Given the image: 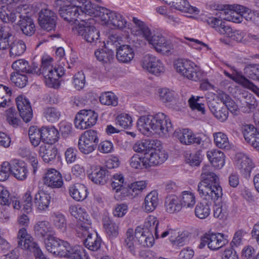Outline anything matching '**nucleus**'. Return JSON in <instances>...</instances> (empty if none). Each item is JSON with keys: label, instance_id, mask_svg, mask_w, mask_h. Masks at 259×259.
Instances as JSON below:
<instances>
[{"label": "nucleus", "instance_id": "obj_1", "mask_svg": "<svg viewBox=\"0 0 259 259\" xmlns=\"http://www.w3.org/2000/svg\"><path fill=\"white\" fill-rule=\"evenodd\" d=\"M225 6H217L216 9L221 11L220 18L234 23H241L245 19L247 21L251 22L255 24L259 25V13L252 11L248 8L243 6L237 5L234 11L226 12Z\"/></svg>", "mask_w": 259, "mask_h": 259}, {"label": "nucleus", "instance_id": "obj_2", "mask_svg": "<svg viewBox=\"0 0 259 259\" xmlns=\"http://www.w3.org/2000/svg\"><path fill=\"white\" fill-rule=\"evenodd\" d=\"M177 72L193 81H200L203 78V73L195 64L189 60L178 59L174 63Z\"/></svg>", "mask_w": 259, "mask_h": 259}, {"label": "nucleus", "instance_id": "obj_3", "mask_svg": "<svg viewBox=\"0 0 259 259\" xmlns=\"http://www.w3.org/2000/svg\"><path fill=\"white\" fill-rule=\"evenodd\" d=\"M99 141L97 131L88 130L82 134L78 139V149L83 154H89L96 150Z\"/></svg>", "mask_w": 259, "mask_h": 259}, {"label": "nucleus", "instance_id": "obj_4", "mask_svg": "<svg viewBox=\"0 0 259 259\" xmlns=\"http://www.w3.org/2000/svg\"><path fill=\"white\" fill-rule=\"evenodd\" d=\"M229 241L222 233H205L200 238V242L198 245L200 249L203 248L206 245L212 250H218L228 243Z\"/></svg>", "mask_w": 259, "mask_h": 259}, {"label": "nucleus", "instance_id": "obj_5", "mask_svg": "<svg viewBox=\"0 0 259 259\" xmlns=\"http://www.w3.org/2000/svg\"><path fill=\"white\" fill-rule=\"evenodd\" d=\"M72 29L88 42H96L99 39V31L88 21H83Z\"/></svg>", "mask_w": 259, "mask_h": 259}, {"label": "nucleus", "instance_id": "obj_6", "mask_svg": "<svg viewBox=\"0 0 259 259\" xmlns=\"http://www.w3.org/2000/svg\"><path fill=\"white\" fill-rule=\"evenodd\" d=\"M97 113L92 110H81L76 114L74 119L76 128L85 130L94 125L98 120Z\"/></svg>", "mask_w": 259, "mask_h": 259}, {"label": "nucleus", "instance_id": "obj_7", "mask_svg": "<svg viewBox=\"0 0 259 259\" xmlns=\"http://www.w3.org/2000/svg\"><path fill=\"white\" fill-rule=\"evenodd\" d=\"M152 132L162 137L172 131V126L169 119L163 113L153 115Z\"/></svg>", "mask_w": 259, "mask_h": 259}, {"label": "nucleus", "instance_id": "obj_8", "mask_svg": "<svg viewBox=\"0 0 259 259\" xmlns=\"http://www.w3.org/2000/svg\"><path fill=\"white\" fill-rule=\"evenodd\" d=\"M160 145V144H157L156 146H155V148L150 149L149 152L144 154L145 168L161 164L167 159L168 155L164 150L156 149Z\"/></svg>", "mask_w": 259, "mask_h": 259}, {"label": "nucleus", "instance_id": "obj_9", "mask_svg": "<svg viewBox=\"0 0 259 259\" xmlns=\"http://www.w3.org/2000/svg\"><path fill=\"white\" fill-rule=\"evenodd\" d=\"M197 190L200 196L205 200H211L214 203L222 200V189L219 183L206 186H197Z\"/></svg>", "mask_w": 259, "mask_h": 259}, {"label": "nucleus", "instance_id": "obj_10", "mask_svg": "<svg viewBox=\"0 0 259 259\" xmlns=\"http://www.w3.org/2000/svg\"><path fill=\"white\" fill-rule=\"evenodd\" d=\"M69 211L72 216L78 220L79 230L91 229V220L84 208L79 205H71L69 206Z\"/></svg>", "mask_w": 259, "mask_h": 259}, {"label": "nucleus", "instance_id": "obj_11", "mask_svg": "<svg viewBox=\"0 0 259 259\" xmlns=\"http://www.w3.org/2000/svg\"><path fill=\"white\" fill-rule=\"evenodd\" d=\"M142 67L149 72L156 75L164 71V67L161 61L151 55H145L142 60Z\"/></svg>", "mask_w": 259, "mask_h": 259}, {"label": "nucleus", "instance_id": "obj_12", "mask_svg": "<svg viewBox=\"0 0 259 259\" xmlns=\"http://www.w3.org/2000/svg\"><path fill=\"white\" fill-rule=\"evenodd\" d=\"M57 16L52 10L42 9L39 13L38 23L39 26L47 31L54 30L56 26Z\"/></svg>", "mask_w": 259, "mask_h": 259}, {"label": "nucleus", "instance_id": "obj_13", "mask_svg": "<svg viewBox=\"0 0 259 259\" xmlns=\"http://www.w3.org/2000/svg\"><path fill=\"white\" fill-rule=\"evenodd\" d=\"M236 165L240 173L245 179L250 177V173L254 165L252 159L246 154L238 153L236 155Z\"/></svg>", "mask_w": 259, "mask_h": 259}, {"label": "nucleus", "instance_id": "obj_14", "mask_svg": "<svg viewBox=\"0 0 259 259\" xmlns=\"http://www.w3.org/2000/svg\"><path fill=\"white\" fill-rule=\"evenodd\" d=\"M148 42L160 53L169 52L171 49L170 43L160 32L154 31Z\"/></svg>", "mask_w": 259, "mask_h": 259}, {"label": "nucleus", "instance_id": "obj_15", "mask_svg": "<svg viewBox=\"0 0 259 259\" xmlns=\"http://www.w3.org/2000/svg\"><path fill=\"white\" fill-rule=\"evenodd\" d=\"M90 229H88L86 230L85 228H82L77 231L78 236H79V233H81L83 237H87L83 240V244L85 246L92 251H97L100 248L102 240L98 236L97 233H91L90 231Z\"/></svg>", "mask_w": 259, "mask_h": 259}, {"label": "nucleus", "instance_id": "obj_16", "mask_svg": "<svg viewBox=\"0 0 259 259\" xmlns=\"http://www.w3.org/2000/svg\"><path fill=\"white\" fill-rule=\"evenodd\" d=\"M17 242L18 247L31 252L38 247V244L33 241V238L27 233L25 228H22L19 230Z\"/></svg>", "mask_w": 259, "mask_h": 259}, {"label": "nucleus", "instance_id": "obj_17", "mask_svg": "<svg viewBox=\"0 0 259 259\" xmlns=\"http://www.w3.org/2000/svg\"><path fill=\"white\" fill-rule=\"evenodd\" d=\"M16 103L20 116L25 122L31 120L33 116L32 110L28 99L20 95L16 99Z\"/></svg>", "mask_w": 259, "mask_h": 259}, {"label": "nucleus", "instance_id": "obj_18", "mask_svg": "<svg viewBox=\"0 0 259 259\" xmlns=\"http://www.w3.org/2000/svg\"><path fill=\"white\" fill-rule=\"evenodd\" d=\"M174 136L184 145H200L202 142V139L199 136H196L191 130L187 128L176 131Z\"/></svg>", "mask_w": 259, "mask_h": 259}, {"label": "nucleus", "instance_id": "obj_19", "mask_svg": "<svg viewBox=\"0 0 259 259\" xmlns=\"http://www.w3.org/2000/svg\"><path fill=\"white\" fill-rule=\"evenodd\" d=\"M44 184L52 188H61L63 184L61 174L54 168L47 170L43 177Z\"/></svg>", "mask_w": 259, "mask_h": 259}, {"label": "nucleus", "instance_id": "obj_20", "mask_svg": "<svg viewBox=\"0 0 259 259\" xmlns=\"http://www.w3.org/2000/svg\"><path fill=\"white\" fill-rule=\"evenodd\" d=\"M243 134L245 140L259 151V133L252 125L246 124L243 128Z\"/></svg>", "mask_w": 259, "mask_h": 259}, {"label": "nucleus", "instance_id": "obj_21", "mask_svg": "<svg viewBox=\"0 0 259 259\" xmlns=\"http://www.w3.org/2000/svg\"><path fill=\"white\" fill-rule=\"evenodd\" d=\"M165 3L171 8L182 13L197 14L199 12L197 8L191 6L187 0H166Z\"/></svg>", "mask_w": 259, "mask_h": 259}, {"label": "nucleus", "instance_id": "obj_22", "mask_svg": "<svg viewBox=\"0 0 259 259\" xmlns=\"http://www.w3.org/2000/svg\"><path fill=\"white\" fill-rule=\"evenodd\" d=\"M110 174L105 167L99 166L89 175V178L95 184L103 185L109 179Z\"/></svg>", "mask_w": 259, "mask_h": 259}, {"label": "nucleus", "instance_id": "obj_23", "mask_svg": "<svg viewBox=\"0 0 259 259\" xmlns=\"http://www.w3.org/2000/svg\"><path fill=\"white\" fill-rule=\"evenodd\" d=\"M61 17L68 22L75 23L79 18L81 21H84L81 18V14L79 13L78 6L73 5L66 9L61 10L59 13Z\"/></svg>", "mask_w": 259, "mask_h": 259}, {"label": "nucleus", "instance_id": "obj_24", "mask_svg": "<svg viewBox=\"0 0 259 259\" xmlns=\"http://www.w3.org/2000/svg\"><path fill=\"white\" fill-rule=\"evenodd\" d=\"M201 181L197 186L204 185V186L213 185L219 183V177L210 169V166L205 165L202 168L201 175Z\"/></svg>", "mask_w": 259, "mask_h": 259}, {"label": "nucleus", "instance_id": "obj_25", "mask_svg": "<svg viewBox=\"0 0 259 259\" xmlns=\"http://www.w3.org/2000/svg\"><path fill=\"white\" fill-rule=\"evenodd\" d=\"M57 153V149L53 145L42 144L39 147V155L46 163L53 161Z\"/></svg>", "mask_w": 259, "mask_h": 259}, {"label": "nucleus", "instance_id": "obj_26", "mask_svg": "<svg viewBox=\"0 0 259 259\" xmlns=\"http://www.w3.org/2000/svg\"><path fill=\"white\" fill-rule=\"evenodd\" d=\"M208 107L214 116L221 122L227 120L229 112L226 107H221L219 103L212 101L208 103Z\"/></svg>", "mask_w": 259, "mask_h": 259}, {"label": "nucleus", "instance_id": "obj_27", "mask_svg": "<svg viewBox=\"0 0 259 259\" xmlns=\"http://www.w3.org/2000/svg\"><path fill=\"white\" fill-rule=\"evenodd\" d=\"M28 170L26 164L18 160L12 161V174L19 180H24L27 176Z\"/></svg>", "mask_w": 259, "mask_h": 259}, {"label": "nucleus", "instance_id": "obj_28", "mask_svg": "<svg viewBox=\"0 0 259 259\" xmlns=\"http://www.w3.org/2000/svg\"><path fill=\"white\" fill-rule=\"evenodd\" d=\"M207 157L212 165L218 169H220L225 164V155L222 151L213 149L208 151Z\"/></svg>", "mask_w": 259, "mask_h": 259}, {"label": "nucleus", "instance_id": "obj_29", "mask_svg": "<svg viewBox=\"0 0 259 259\" xmlns=\"http://www.w3.org/2000/svg\"><path fill=\"white\" fill-rule=\"evenodd\" d=\"M134 56V51L128 45L119 46L116 50V58L120 62L128 63L132 61Z\"/></svg>", "mask_w": 259, "mask_h": 259}, {"label": "nucleus", "instance_id": "obj_30", "mask_svg": "<svg viewBox=\"0 0 259 259\" xmlns=\"http://www.w3.org/2000/svg\"><path fill=\"white\" fill-rule=\"evenodd\" d=\"M35 235L43 239L48 238L49 236L53 235V230L49 222L47 221H39L34 226Z\"/></svg>", "mask_w": 259, "mask_h": 259}, {"label": "nucleus", "instance_id": "obj_31", "mask_svg": "<svg viewBox=\"0 0 259 259\" xmlns=\"http://www.w3.org/2000/svg\"><path fill=\"white\" fill-rule=\"evenodd\" d=\"M42 142L48 143L47 145H53L58 141L59 133L54 126L50 127H41Z\"/></svg>", "mask_w": 259, "mask_h": 259}, {"label": "nucleus", "instance_id": "obj_32", "mask_svg": "<svg viewBox=\"0 0 259 259\" xmlns=\"http://www.w3.org/2000/svg\"><path fill=\"white\" fill-rule=\"evenodd\" d=\"M153 115H148L141 116L137 121L138 130L145 135H148L152 133V124Z\"/></svg>", "mask_w": 259, "mask_h": 259}, {"label": "nucleus", "instance_id": "obj_33", "mask_svg": "<svg viewBox=\"0 0 259 259\" xmlns=\"http://www.w3.org/2000/svg\"><path fill=\"white\" fill-rule=\"evenodd\" d=\"M50 220L54 227L61 233L67 231V221L65 216L60 212H54L51 214Z\"/></svg>", "mask_w": 259, "mask_h": 259}, {"label": "nucleus", "instance_id": "obj_34", "mask_svg": "<svg viewBox=\"0 0 259 259\" xmlns=\"http://www.w3.org/2000/svg\"><path fill=\"white\" fill-rule=\"evenodd\" d=\"M103 224L108 237L110 239L116 238L119 233V226L109 217L103 218Z\"/></svg>", "mask_w": 259, "mask_h": 259}, {"label": "nucleus", "instance_id": "obj_35", "mask_svg": "<svg viewBox=\"0 0 259 259\" xmlns=\"http://www.w3.org/2000/svg\"><path fill=\"white\" fill-rule=\"evenodd\" d=\"M69 191L70 195L77 201H82L87 197V188L83 184L73 185L69 187Z\"/></svg>", "mask_w": 259, "mask_h": 259}, {"label": "nucleus", "instance_id": "obj_36", "mask_svg": "<svg viewBox=\"0 0 259 259\" xmlns=\"http://www.w3.org/2000/svg\"><path fill=\"white\" fill-rule=\"evenodd\" d=\"M51 196L43 191H39L35 194L34 204L40 211H45L49 206Z\"/></svg>", "mask_w": 259, "mask_h": 259}, {"label": "nucleus", "instance_id": "obj_37", "mask_svg": "<svg viewBox=\"0 0 259 259\" xmlns=\"http://www.w3.org/2000/svg\"><path fill=\"white\" fill-rule=\"evenodd\" d=\"M122 243L123 246L132 253L135 252L137 247V240L135 237V231L133 229L128 228L125 232L123 238Z\"/></svg>", "mask_w": 259, "mask_h": 259}, {"label": "nucleus", "instance_id": "obj_38", "mask_svg": "<svg viewBox=\"0 0 259 259\" xmlns=\"http://www.w3.org/2000/svg\"><path fill=\"white\" fill-rule=\"evenodd\" d=\"M95 55L97 59L102 63H110L114 58V51L105 47L95 51Z\"/></svg>", "mask_w": 259, "mask_h": 259}, {"label": "nucleus", "instance_id": "obj_39", "mask_svg": "<svg viewBox=\"0 0 259 259\" xmlns=\"http://www.w3.org/2000/svg\"><path fill=\"white\" fill-rule=\"evenodd\" d=\"M124 181V177L121 174H114L111 177V186L115 191V198L117 200L121 199L118 193L120 191L123 192L125 189L123 186Z\"/></svg>", "mask_w": 259, "mask_h": 259}, {"label": "nucleus", "instance_id": "obj_40", "mask_svg": "<svg viewBox=\"0 0 259 259\" xmlns=\"http://www.w3.org/2000/svg\"><path fill=\"white\" fill-rule=\"evenodd\" d=\"M157 144L160 145L159 141L147 139L137 142L133 145V148L137 152H142L155 148Z\"/></svg>", "mask_w": 259, "mask_h": 259}, {"label": "nucleus", "instance_id": "obj_41", "mask_svg": "<svg viewBox=\"0 0 259 259\" xmlns=\"http://www.w3.org/2000/svg\"><path fill=\"white\" fill-rule=\"evenodd\" d=\"M158 204V193L156 191H152L146 196L143 207L145 211L150 212L155 209Z\"/></svg>", "mask_w": 259, "mask_h": 259}, {"label": "nucleus", "instance_id": "obj_42", "mask_svg": "<svg viewBox=\"0 0 259 259\" xmlns=\"http://www.w3.org/2000/svg\"><path fill=\"white\" fill-rule=\"evenodd\" d=\"M18 26L23 33L27 36L32 35L35 31V26L34 21L31 17L28 15L21 20Z\"/></svg>", "mask_w": 259, "mask_h": 259}, {"label": "nucleus", "instance_id": "obj_43", "mask_svg": "<svg viewBox=\"0 0 259 259\" xmlns=\"http://www.w3.org/2000/svg\"><path fill=\"white\" fill-rule=\"evenodd\" d=\"M158 221L157 218L153 215H149L146 219L144 225V230L153 233L154 232L156 239L159 238V231L158 228Z\"/></svg>", "mask_w": 259, "mask_h": 259}, {"label": "nucleus", "instance_id": "obj_44", "mask_svg": "<svg viewBox=\"0 0 259 259\" xmlns=\"http://www.w3.org/2000/svg\"><path fill=\"white\" fill-rule=\"evenodd\" d=\"M165 206L166 211L170 213L179 211L182 207L180 199L174 195L166 198Z\"/></svg>", "mask_w": 259, "mask_h": 259}, {"label": "nucleus", "instance_id": "obj_45", "mask_svg": "<svg viewBox=\"0 0 259 259\" xmlns=\"http://www.w3.org/2000/svg\"><path fill=\"white\" fill-rule=\"evenodd\" d=\"M12 36L11 28L7 26L1 27L0 29V50L8 49L10 46V38Z\"/></svg>", "mask_w": 259, "mask_h": 259}, {"label": "nucleus", "instance_id": "obj_46", "mask_svg": "<svg viewBox=\"0 0 259 259\" xmlns=\"http://www.w3.org/2000/svg\"><path fill=\"white\" fill-rule=\"evenodd\" d=\"M62 240L54 237L53 235L49 236L44 240L45 246L47 250L56 256L60 245Z\"/></svg>", "mask_w": 259, "mask_h": 259}, {"label": "nucleus", "instance_id": "obj_47", "mask_svg": "<svg viewBox=\"0 0 259 259\" xmlns=\"http://www.w3.org/2000/svg\"><path fill=\"white\" fill-rule=\"evenodd\" d=\"M9 48L10 57L15 58L16 56L22 55L24 53L26 47L22 40L16 39L11 43Z\"/></svg>", "mask_w": 259, "mask_h": 259}, {"label": "nucleus", "instance_id": "obj_48", "mask_svg": "<svg viewBox=\"0 0 259 259\" xmlns=\"http://www.w3.org/2000/svg\"><path fill=\"white\" fill-rule=\"evenodd\" d=\"M213 210L214 217L220 220L227 218L228 214V205L227 203L223 200L215 202Z\"/></svg>", "mask_w": 259, "mask_h": 259}, {"label": "nucleus", "instance_id": "obj_49", "mask_svg": "<svg viewBox=\"0 0 259 259\" xmlns=\"http://www.w3.org/2000/svg\"><path fill=\"white\" fill-rule=\"evenodd\" d=\"M242 97L244 99L241 101V108L243 112L249 113L256 108V102L250 94H246L245 95L244 94Z\"/></svg>", "mask_w": 259, "mask_h": 259}, {"label": "nucleus", "instance_id": "obj_50", "mask_svg": "<svg viewBox=\"0 0 259 259\" xmlns=\"http://www.w3.org/2000/svg\"><path fill=\"white\" fill-rule=\"evenodd\" d=\"M54 70L52 73L46 74L47 81L46 84L50 87H53L54 83L58 78L62 76L65 73V70L62 66L58 65L53 68Z\"/></svg>", "mask_w": 259, "mask_h": 259}, {"label": "nucleus", "instance_id": "obj_51", "mask_svg": "<svg viewBox=\"0 0 259 259\" xmlns=\"http://www.w3.org/2000/svg\"><path fill=\"white\" fill-rule=\"evenodd\" d=\"M23 7V6L21 5L12 7L11 23L18 25L21 22V20H23L24 18L27 15L25 13V9Z\"/></svg>", "mask_w": 259, "mask_h": 259}, {"label": "nucleus", "instance_id": "obj_52", "mask_svg": "<svg viewBox=\"0 0 259 259\" xmlns=\"http://www.w3.org/2000/svg\"><path fill=\"white\" fill-rule=\"evenodd\" d=\"M214 142L215 145L219 148L230 149L231 145L229 141L227 136L222 132L213 134Z\"/></svg>", "mask_w": 259, "mask_h": 259}, {"label": "nucleus", "instance_id": "obj_53", "mask_svg": "<svg viewBox=\"0 0 259 259\" xmlns=\"http://www.w3.org/2000/svg\"><path fill=\"white\" fill-rule=\"evenodd\" d=\"M28 135L31 143L34 147L37 146L41 140L42 141L41 128L37 129L34 126L30 127L28 130Z\"/></svg>", "mask_w": 259, "mask_h": 259}, {"label": "nucleus", "instance_id": "obj_54", "mask_svg": "<svg viewBox=\"0 0 259 259\" xmlns=\"http://www.w3.org/2000/svg\"><path fill=\"white\" fill-rule=\"evenodd\" d=\"M133 22L138 27V31L149 41L153 33L151 31L148 26L143 22L136 18H133Z\"/></svg>", "mask_w": 259, "mask_h": 259}, {"label": "nucleus", "instance_id": "obj_55", "mask_svg": "<svg viewBox=\"0 0 259 259\" xmlns=\"http://www.w3.org/2000/svg\"><path fill=\"white\" fill-rule=\"evenodd\" d=\"M101 104L108 106H116L118 104V98L112 92H106L100 97Z\"/></svg>", "mask_w": 259, "mask_h": 259}, {"label": "nucleus", "instance_id": "obj_56", "mask_svg": "<svg viewBox=\"0 0 259 259\" xmlns=\"http://www.w3.org/2000/svg\"><path fill=\"white\" fill-rule=\"evenodd\" d=\"M179 199L182 207H192L195 203L194 194L190 192L184 191Z\"/></svg>", "mask_w": 259, "mask_h": 259}, {"label": "nucleus", "instance_id": "obj_57", "mask_svg": "<svg viewBox=\"0 0 259 259\" xmlns=\"http://www.w3.org/2000/svg\"><path fill=\"white\" fill-rule=\"evenodd\" d=\"M195 214L197 218L200 219L207 218L210 214V207L207 203H198L195 209Z\"/></svg>", "mask_w": 259, "mask_h": 259}, {"label": "nucleus", "instance_id": "obj_58", "mask_svg": "<svg viewBox=\"0 0 259 259\" xmlns=\"http://www.w3.org/2000/svg\"><path fill=\"white\" fill-rule=\"evenodd\" d=\"M246 76L253 80H259V64H249L244 69Z\"/></svg>", "mask_w": 259, "mask_h": 259}, {"label": "nucleus", "instance_id": "obj_59", "mask_svg": "<svg viewBox=\"0 0 259 259\" xmlns=\"http://www.w3.org/2000/svg\"><path fill=\"white\" fill-rule=\"evenodd\" d=\"M111 15L109 23L118 28H123L125 27L126 21L120 14L113 12Z\"/></svg>", "mask_w": 259, "mask_h": 259}, {"label": "nucleus", "instance_id": "obj_60", "mask_svg": "<svg viewBox=\"0 0 259 259\" xmlns=\"http://www.w3.org/2000/svg\"><path fill=\"white\" fill-rule=\"evenodd\" d=\"M11 80L16 86L23 88L27 84L28 77L25 75L18 72H13L11 74Z\"/></svg>", "mask_w": 259, "mask_h": 259}, {"label": "nucleus", "instance_id": "obj_61", "mask_svg": "<svg viewBox=\"0 0 259 259\" xmlns=\"http://www.w3.org/2000/svg\"><path fill=\"white\" fill-rule=\"evenodd\" d=\"M220 34H223L226 36L231 38L233 40L238 38L236 35H238V32L237 31H233V29L228 25L225 24V22H223L220 27H218L217 30Z\"/></svg>", "mask_w": 259, "mask_h": 259}, {"label": "nucleus", "instance_id": "obj_62", "mask_svg": "<svg viewBox=\"0 0 259 259\" xmlns=\"http://www.w3.org/2000/svg\"><path fill=\"white\" fill-rule=\"evenodd\" d=\"M53 59L51 57L42 58L41 60V71L45 78V81H47L46 74L52 73L54 70V67L52 65Z\"/></svg>", "mask_w": 259, "mask_h": 259}, {"label": "nucleus", "instance_id": "obj_63", "mask_svg": "<svg viewBox=\"0 0 259 259\" xmlns=\"http://www.w3.org/2000/svg\"><path fill=\"white\" fill-rule=\"evenodd\" d=\"M160 100L163 102H170L177 96V94L174 91L167 88L160 90L159 92Z\"/></svg>", "mask_w": 259, "mask_h": 259}, {"label": "nucleus", "instance_id": "obj_64", "mask_svg": "<svg viewBox=\"0 0 259 259\" xmlns=\"http://www.w3.org/2000/svg\"><path fill=\"white\" fill-rule=\"evenodd\" d=\"M116 124L121 127L127 128L132 126V119L131 117L127 114H121L116 118Z\"/></svg>", "mask_w": 259, "mask_h": 259}]
</instances>
